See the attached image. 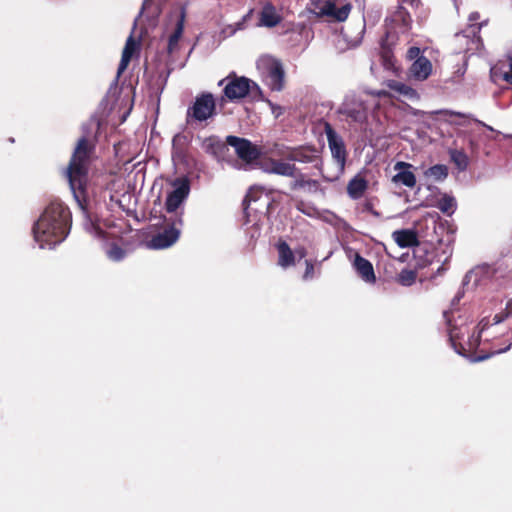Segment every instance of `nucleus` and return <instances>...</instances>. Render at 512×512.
Returning <instances> with one entry per match:
<instances>
[{"mask_svg":"<svg viewBox=\"0 0 512 512\" xmlns=\"http://www.w3.org/2000/svg\"><path fill=\"white\" fill-rule=\"evenodd\" d=\"M421 53V50L419 47H416V46H413V47H410L407 51V58L409 60H413V62L418 59V58H421L422 56L420 55Z\"/></svg>","mask_w":512,"mask_h":512,"instance_id":"nucleus-40","label":"nucleus"},{"mask_svg":"<svg viewBox=\"0 0 512 512\" xmlns=\"http://www.w3.org/2000/svg\"><path fill=\"white\" fill-rule=\"evenodd\" d=\"M348 120L355 123H364L367 120V108L363 102L347 101L339 110Z\"/></svg>","mask_w":512,"mask_h":512,"instance_id":"nucleus-11","label":"nucleus"},{"mask_svg":"<svg viewBox=\"0 0 512 512\" xmlns=\"http://www.w3.org/2000/svg\"><path fill=\"white\" fill-rule=\"evenodd\" d=\"M107 255L113 261H120L125 257L126 251L116 243H112L107 251Z\"/></svg>","mask_w":512,"mask_h":512,"instance_id":"nucleus-33","label":"nucleus"},{"mask_svg":"<svg viewBox=\"0 0 512 512\" xmlns=\"http://www.w3.org/2000/svg\"><path fill=\"white\" fill-rule=\"evenodd\" d=\"M185 11L182 10L177 20L173 33L168 38L167 54L172 55L179 49V41L184 32Z\"/></svg>","mask_w":512,"mask_h":512,"instance_id":"nucleus-19","label":"nucleus"},{"mask_svg":"<svg viewBox=\"0 0 512 512\" xmlns=\"http://www.w3.org/2000/svg\"><path fill=\"white\" fill-rule=\"evenodd\" d=\"M294 254L295 256L297 255L301 259L307 255V250L305 247H299L294 251Z\"/></svg>","mask_w":512,"mask_h":512,"instance_id":"nucleus-44","label":"nucleus"},{"mask_svg":"<svg viewBox=\"0 0 512 512\" xmlns=\"http://www.w3.org/2000/svg\"><path fill=\"white\" fill-rule=\"evenodd\" d=\"M268 78L270 87L274 91H281L284 88L285 71L280 61H273L268 67Z\"/></svg>","mask_w":512,"mask_h":512,"instance_id":"nucleus-15","label":"nucleus"},{"mask_svg":"<svg viewBox=\"0 0 512 512\" xmlns=\"http://www.w3.org/2000/svg\"><path fill=\"white\" fill-rule=\"evenodd\" d=\"M353 267L358 275L366 282H374L376 277L372 263L362 257L359 253H355Z\"/></svg>","mask_w":512,"mask_h":512,"instance_id":"nucleus-17","label":"nucleus"},{"mask_svg":"<svg viewBox=\"0 0 512 512\" xmlns=\"http://www.w3.org/2000/svg\"><path fill=\"white\" fill-rule=\"evenodd\" d=\"M72 215L68 206L52 201L33 226V234L41 248L61 243L69 234Z\"/></svg>","mask_w":512,"mask_h":512,"instance_id":"nucleus-2","label":"nucleus"},{"mask_svg":"<svg viewBox=\"0 0 512 512\" xmlns=\"http://www.w3.org/2000/svg\"><path fill=\"white\" fill-rule=\"evenodd\" d=\"M217 114L216 102L210 92H203L195 98V101L186 111V123L188 125L206 122Z\"/></svg>","mask_w":512,"mask_h":512,"instance_id":"nucleus-4","label":"nucleus"},{"mask_svg":"<svg viewBox=\"0 0 512 512\" xmlns=\"http://www.w3.org/2000/svg\"><path fill=\"white\" fill-rule=\"evenodd\" d=\"M426 176L432 177L436 181H442L448 176V168L443 164L431 166L426 172Z\"/></svg>","mask_w":512,"mask_h":512,"instance_id":"nucleus-29","label":"nucleus"},{"mask_svg":"<svg viewBox=\"0 0 512 512\" xmlns=\"http://www.w3.org/2000/svg\"><path fill=\"white\" fill-rule=\"evenodd\" d=\"M368 188V181L360 176L353 177L347 185V193L350 198L357 200L360 199Z\"/></svg>","mask_w":512,"mask_h":512,"instance_id":"nucleus-22","label":"nucleus"},{"mask_svg":"<svg viewBox=\"0 0 512 512\" xmlns=\"http://www.w3.org/2000/svg\"><path fill=\"white\" fill-rule=\"evenodd\" d=\"M449 154L451 161L456 165V167L459 170L464 171L467 169L469 161L464 151L452 149L450 150Z\"/></svg>","mask_w":512,"mask_h":512,"instance_id":"nucleus-28","label":"nucleus"},{"mask_svg":"<svg viewBox=\"0 0 512 512\" xmlns=\"http://www.w3.org/2000/svg\"><path fill=\"white\" fill-rule=\"evenodd\" d=\"M313 5L318 9V12H316L317 17H328L337 22L345 21L352 10L351 3H346L338 8L331 0H316L313 1Z\"/></svg>","mask_w":512,"mask_h":512,"instance_id":"nucleus-8","label":"nucleus"},{"mask_svg":"<svg viewBox=\"0 0 512 512\" xmlns=\"http://www.w3.org/2000/svg\"><path fill=\"white\" fill-rule=\"evenodd\" d=\"M226 142L235 149L238 158L246 164L254 163L261 156V149L246 138L229 135Z\"/></svg>","mask_w":512,"mask_h":512,"instance_id":"nucleus-7","label":"nucleus"},{"mask_svg":"<svg viewBox=\"0 0 512 512\" xmlns=\"http://www.w3.org/2000/svg\"><path fill=\"white\" fill-rule=\"evenodd\" d=\"M492 72L495 77L499 76L508 84H512V57H509L506 61L499 62L492 69Z\"/></svg>","mask_w":512,"mask_h":512,"instance_id":"nucleus-25","label":"nucleus"},{"mask_svg":"<svg viewBox=\"0 0 512 512\" xmlns=\"http://www.w3.org/2000/svg\"><path fill=\"white\" fill-rule=\"evenodd\" d=\"M431 72L432 63L425 56L416 59L410 67L411 76L419 81L426 80L430 76Z\"/></svg>","mask_w":512,"mask_h":512,"instance_id":"nucleus-18","label":"nucleus"},{"mask_svg":"<svg viewBox=\"0 0 512 512\" xmlns=\"http://www.w3.org/2000/svg\"><path fill=\"white\" fill-rule=\"evenodd\" d=\"M488 325H489L488 320L483 319L480 321V323L478 324L479 332H478L477 336H472V338L469 342L470 349L478 348V346L480 345V342H481L482 333L488 327Z\"/></svg>","mask_w":512,"mask_h":512,"instance_id":"nucleus-34","label":"nucleus"},{"mask_svg":"<svg viewBox=\"0 0 512 512\" xmlns=\"http://www.w3.org/2000/svg\"><path fill=\"white\" fill-rule=\"evenodd\" d=\"M218 85H224L221 97L222 102L226 100L230 102L241 100L255 90L259 93L261 92L258 84L245 76H238L235 72L229 73L218 82Z\"/></svg>","mask_w":512,"mask_h":512,"instance_id":"nucleus-3","label":"nucleus"},{"mask_svg":"<svg viewBox=\"0 0 512 512\" xmlns=\"http://www.w3.org/2000/svg\"><path fill=\"white\" fill-rule=\"evenodd\" d=\"M509 347H510V345H507L504 348H498L489 353H485L483 349L476 350L475 354H474L473 361H475V362L484 361L495 354H500V353L507 351L509 349Z\"/></svg>","mask_w":512,"mask_h":512,"instance_id":"nucleus-32","label":"nucleus"},{"mask_svg":"<svg viewBox=\"0 0 512 512\" xmlns=\"http://www.w3.org/2000/svg\"><path fill=\"white\" fill-rule=\"evenodd\" d=\"M186 142H187V138L185 135H182V134L175 135L172 140L173 151L177 154L183 153Z\"/></svg>","mask_w":512,"mask_h":512,"instance_id":"nucleus-35","label":"nucleus"},{"mask_svg":"<svg viewBox=\"0 0 512 512\" xmlns=\"http://www.w3.org/2000/svg\"><path fill=\"white\" fill-rule=\"evenodd\" d=\"M282 16L277 12L276 7L271 2H266L260 12L259 25L267 28H273L280 24Z\"/></svg>","mask_w":512,"mask_h":512,"instance_id":"nucleus-14","label":"nucleus"},{"mask_svg":"<svg viewBox=\"0 0 512 512\" xmlns=\"http://www.w3.org/2000/svg\"><path fill=\"white\" fill-rule=\"evenodd\" d=\"M295 207L298 211L302 212L303 214L307 216H312L314 209L310 207L307 203H305L303 200L297 201L295 204Z\"/></svg>","mask_w":512,"mask_h":512,"instance_id":"nucleus-38","label":"nucleus"},{"mask_svg":"<svg viewBox=\"0 0 512 512\" xmlns=\"http://www.w3.org/2000/svg\"><path fill=\"white\" fill-rule=\"evenodd\" d=\"M137 48L138 43L135 41L133 36H129L122 51L121 60L117 69L118 76H120L127 69Z\"/></svg>","mask_w":512,"mask_h":512,"instance_id":"nucleus-21","label":"nucleus"},{"mask_svg":"<svg viewBox=\"0 0 512 512\" xmlns=\"http://www.w3.org/2000/svg\"><path fill=\"white\" fill-rule=\"evenodd\" d=\"M417 279V272L413 269H403L401 270L396 278L395 281L400 284L401 286H411L416 282Z\"/></svg>","mask_w":512,"mask_h":512,"instance_id":"nucleus-27","label":"nucleus"},{"mask_svg":"<svg viewBox=\"0 0 512 512\" xmlns=\"http://www.w3.org/2000/svg\"><path fill=\"white\" fill-rule=\"evenodd\" d=\"M393 238L397 245L401 248L412 247L418 244L416 233L408 229L394 231Z\"/></svg>","mask_w":512,"mask_h":512,"instance_id":"nucleus-24","label":"nucleus"},{"mask_svg":"<svg viewBox=\"0 0 512 512\" xmlns=\"http://www.w3.org/2000/svg\"><path fill=\"white\" fill-rule=\"evenodd\" d=\"M414 257L416 259V267L425 268L434 263L436 254L434 249H428L427 245H423L418 246L414 250Z\"/></svg>","mask_w":512,"mask_h":512,"instance_id":"nucleus-23","label":"nucleus"},{"mask_svg":"<svg viewBox=\"0 0 512 512\" xmlns=\"http://www.w3.org/2000/svg\"><path fill=\"white\" fill-rule=\"evenodd\" d=\"M456 203L453 197L444 195L438 202L437 207L442 213L451 215L454 212Z\"/></svg>","mask_w":512,"mask_h":512,"instance_id":"nucleus-31","label":"nucleus"},{"mask_svg":"<svg viewBox=\"0 0 512 512\" xmlns=\"http://www.w3.org/2000/svg\"><path fill=\"white\" fill-rule=\"evenodd\" d=\"M175 189L168 193L165 201V210L170 217H176L180 213L184 215L183 209H180L184 201L187 199L190 192V183L187 179L174 182Z\"/></svg>","mask_w":512,"mask_h":512,"instance_id":"nucleus-6","label":"nucleus"},{"mask_svg":"<svg viewBox=\"0 0 512 512\" xmlns=\"http://www.w3.org/2000/svg\"><path fill=\"white\" fill-rule=\"evenodd\" d=\"M454 331H455V329H450L449 337H450V341L452 342L453 346L456 347Z\"/></svg>","mask_w":512,"mask_h":512,"instance_id":"nucleus-45","label":"nucleus"},{"mask_svg":"<svg viewBox=\"0 0 512 512\" xmlns=\"http://www.w3.org/2000/svg\"><path fill=\"white\" fill-rule=\"evenodd\" d=\"M387 86L391 90H393L401 95L407 96V97H412L416 93L415 90L413 88H411L410 86H408L404 83L398 82L396 80H390L387 83Z\"/></svg>","mask_w":512,"mask_h":512,"instance_id":"nucleus-30","label":"nucleus"},{"mask_svg":"<svg viewBox=\"0 0 512 512\" xmlns=\"http://www.w3.org/2000/svg\"><path fill=\"white\" fill-rule=\"evenodd\" d=\"M278 251V265L288 268L295 265V254L287 242L280 240L276 245Z\"/></svg>","mask_w":512,"mask_h":512,"instance_id":"nucleus-20","label":"nucleus"},{"mask_svg":"<svg viewBox=\"0 0 512 512\" xmlns=\"http://www.w3.org/2000/svg\"><path fill=\"white\" fill-rule=\"evenodd\" d=\"M412 168L413 165L408 162H396L394 164V170L398 171V173L392 177V182L395 184H402L408 188H413L417 181L415 174L411 171Z\"/></svg>","mask_w":512,"mask_h":512,"instance_id":"nucleus-12","label":"nucleus"},{"mask_svg":"<svg viewBox=\"0 0 512 512\" xmlns=\"http://www.w3.org/2000/svg\"><path fill=\"white\" fill-rule=\"evenodd\" d=\"M296 179L291 182L290 188L291 190H298L303 189L305 187H309L310 189L313 188L314 190H317L319 187V182L314 179H306L305 176L302 173L296 174Z\"/></svg>","mask_w":512,"mask_h":512,"instance_id":"nucleus-26","label":"nucleus"},{"mask_svg":"<svg viewBox=\"0 0 512 512\" xmlns=\"http://www.w3.org/2000/svg\"><path fill=\"white\" fill-rule=\"evenodd\" d=\"M285 158L300 163H311L316 168L321 163L320 151L313 145H301L289 148L285 154Z\"/></svg>","mask_w":512,"mask_h":512,"instance_id":"nucleus-9","label":"nucleus"},{"mask_svg":"<svg viewBox=\"0 0 512 512\" xmlns=\"http://www.w3.org/2000/svg\"><path fill=\"white\" fill-rule=\"evenodd\" d=\"M266 173L277 174L286 177H295L298 172L295 164L282 160L270 159L269 165L263 168Z\"/></svg>","mask_w":512,"mask_h":512,"instance_id":"nucleus-13","label":"nucleus"},{"mask_svg":"<svg viewBox=\"0 0 512 512\" xmlns=\"http://www.w3.org/2000/svg\"><path fill=\"white\" fill-rule=\"evenodd\" d=\"M388 93L386 91H380L378 93L379 96H386Z\"/></svg>","mask_w":512,"mask_h":512,"instance_id":"nucleus-46","label":"nucleus"},{"mask_svg":"<svg viewBox=\"0 0 512 512\" xmlns=\"http://www.w3.org/2000/svg\"><path fill=\"white\" fill-rule=\"evenodd\" d=\"M305 265H306V268H305L303 278H304V280L312 279L315 275L314 264L312 263V261L306 260Z\"/></svg>","mask_w":512,"mask_h":512,"instance_id":"nucleus-39","label":"nucleus"},{"mask_svg":"<svg viewBox=\"0 0 512 512\" xmlns=\"http://www.w3.org/2000/svg\"><path fill=\"white\" fill-rule=\"evenodd\" d=\"M479 18H480V15L478 12H473L469 16V21L471 22V24L469 25V29L471 30L470 33L472 35H475L476 33H478L483 25L482 23L476 22L477 20H479Z\"/></svg>","mask_w":512,"mask_h":512,"instance_id":"nucleus-36","label":"nucleus"},{"mask_svg":"<svg viewBox=\"0 0 512 512\" xmlns=\"http://www.w3.org/2000/svg\"><path fill=\"white\" fill-rule=\"evenodd\" d=\"M447 248H448V250H449V251H448V253H449V254H448V256L445 258V260H444V262L442 263V265L437 269V274H439V275H440V274L445 270V268H444V264L448 261L449 257H450V256H451V254H452V248H451V247H449V246H447Z\"/></svg>","mask_w":512,"mask_h":512,"instance_id":"nucleus-43","label":"nucleus"},{"mask_svg":"<svg viewBox=\"0 0 512 512\" xmlns=\"http://www.w3.org/2000/svg\"><path fill=\"white\" fill-rule=\"evenodd\" d=\"M227 142H223L217 136H209L203 140L202 148L207 154L214 156L215 158H223L228 151Z\"/></svg>","mask_w":512,"mask_h":512,"instance_id":"nucleus-16","label":"nucleus"},{"mask_svg":"<svg viewBox=\"0 0 512 512\" xmlns=\"http://www.w3.org/2000/svg\"><path fill=\"white\" fill-rule=\"evenodd\" d=\"M499 322H500V319L498 318V316H495V324H497Z\"/></svg>","mask_w":512,"mask_h":512,"instance_id":"nucleus-47","label":"nucleus"},{"mask_svg":"<svg viewBox=\"0 0 512 512\" xmlns=\"http://www.w3.org/2000/svg\"><path fill=\"white\" fill-rule=\"evenodd\" d=\"M256 194H257V192L250 190L247 193V195L245 196V198L243 199L242 206H243V210H244V213L246 214V216H248V209H249L250 203L252 201H256L258 199V196Z\"/></svg>","mask_w":512,"mask_h":512,"instance_id":"nucleus-37","label":"nucleus"},{"mask_svg":"<svg viewBox=\"0 0 512 512\" xmlns=\"http://www.w3.org/2000/svg\"><path fill=\"white\" fill-rule=\"evenodd\" d=\"M94 152V140L87 136L79 138L65 172L73 196L84 212L88 206V174Z\"/></svg>","mask_w":512,"mask_h":512,"instance_id":"nucleus-1","label":"nucleus"},{"mask_svg":"<svg viewBox=\"0 0 512 512\" xmlns=\"http://www.w3.org/2000/svg\"><path fill=\"white\" fill-rule=\"evenodd\" d=\"M167 227L151 237L147 246L151 249H165L172 246L180 237L181 227L183 226L182 213L176 217L165 218Z\"/></svg>","mask_w":512,"mask_h":512,"instance_id":"nucleus-5","label":"nucleus"},{"mask_svg":"<svg viewBox=\"0 0 512 512\" xmlns=\"http://www.w3.org/2000/svg\"><path fill=\"white\" fill-rule=\"evenodd\" d=\"M363 210L371 213L375 217L380 216V213L374 209V204L371 200H366L363 205Z\"/></svg>","mask_w":512,"mask_h":512,"instance_id":"nucleus-41","label":"nucleus"},{"mask_svg":"<svg viewBox=\"0 0 512 512\" xmlns=\"http://www.w3.org/2000/svg\"><path fill=\"white\" fill-rule=\"evenodd\" d=\"M324 132L327 137L328 146L333 158L343 166L346 162L347 151L342 137L334 130L328 122L324 123Z\"/></svg>","mask_w":512,"mask_h":512,"instance_id":"nucleus-10","label":"nucleus"},{"mask_svg":"<svg viewBox=\"0 0 512 512\" xmlns=\"http://www.w3.org/2000/svg\"><path fill=\"white\" fill-rule=\"evenodd\" d=\"M402 17V22L405 26H408L411 22L410 14L403 8L400 7V10L398 12Z\"/></svg>","mask_w":512,"mask_h":512,"instance_id":"nucleus-42","label":"nucleus"}]
</instances>
